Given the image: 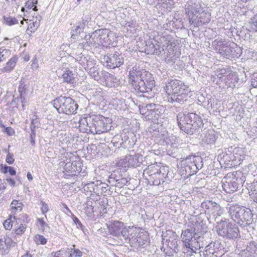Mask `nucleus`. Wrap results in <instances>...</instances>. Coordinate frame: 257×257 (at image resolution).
I'll return each mask as SVG.
<instances>
[{"label":"nucleus","mask_w":257,"mask_h":257,"mask_svg":"<svg viewBox=\"0 0 257 257\" xmlns=\"http://www.w3.org/2000/svg\"><path fill=\"white\" fill-rule=\"evenodd\" d=\"M90 75L95 79L99 80L100 78L99 71L97 68L93 67L90 69Z\"/></svg>","instance_id":"nucleus-50"},{"label":"nucleus","mask_w":257,"mask_h":257,"mask_svg":"<svg viewBox=\"0 0 257 257\" xmlns=\"http://www.w3.org/2000/svg\"><path fill=\"white\" fill-rule=\"evenodd\" d=\"M201 207L205 213L212 216L216 220L218 217L221 216L223 213V208L220 205L212 200L203 201L201 204Z\"/></svg>","instance_id":"nucleus-10"},{"label":"nucleus","mask_w":257,"mask_h":257,"mask_svg":"<svg viewBox=\"0 0 257 257\" xmlns=\"http://www.w3.org/2000/svg\"><path fill=\"white\" fill-rule=\"evenodd\" d=\"M4 23L9 26H12L18 23V20L11 16H4Z\"/></svg>","instance_id":"nucleus-45"},{"label":"nucleus","mask_w":257,"mask_h":257,"mask_svg":"<svg viewBox=\"0 0 257 257\" xmlns=\"http://www.w3.org/2000/svg\"><path fill=\"white\" fill-rule=\"evenodd\" d=\"M94 115L87 116L80 118L79 120V128L80 132L87 134H91L90 129L92 128L93 125Z\"/></svg>","instance_id":"nucleus-20"},{"label":"nucleus","mask_w":257,"mask_h":257,"mask_svg":"<svg viewBox=\"0 0 257 257\" xmlns=\"http://www.w3.org/2000/svg\"><path fill=\"white\" fill-rule=\"evenodd\" d=\"M152 104H147L146 106L147 111L144 112L146 110V108H144L141 110V112H143L142 113L146 120L155 121L156 119H158L160 112H159L158 109L152 108Z\"/></svg>","instance_id":"nucleus-22"},{"label":"nucleus","mask_w":257,"mask_h":257,"mask_svg":"<svg viewBox=\"0 0 257 257\" xmlns=\"http://www.w3.org/2000/svg\"><path fill=\"white\" fill-rule=\"evenodd\" d=\"M247 189L250 193V195L252 197L253 193H257V181L248 184Z\"/></svg>","instance_id":"nucleus-48"},{"label":"nucleus","mask_w":257,"mask_h":257,"mask_svg":"<svg viewBox=\"0 0 257 257\" xmlns=\"http://www.w3.org/2000/svg\"><path fill=\"white\" fill-rule=\"evenodd\" d=\"M59 165L63 167L62 171L66 178L76 176L81 171L80 167L77 165V162H71L68 158L63 160L61 159Z\"/></svg>","instance_id":"nucleus-11"},{"label":"nucleus","mask_w":257,"mask_h":257,"mask_svg":"<svg viewBox=\"0 0 257 257\" xmlns=\"http://www.w3.org/2000/svg\"><path fill=\"white\" fill-rule=\"evenodd\" d=\"M38 3V0H28L25 3L24 7H22L21 11L23 12H27L28 10L32 9L34 11H37L38 9L36 5Z\"/></svg>","instance_id":"nucleus-30"},{"label":"nucleus","mask_w":257,"mask_h":257,"mask_svg":"<svg viewBox=\"0 0 257 257\" xmlns=\"http://www.w3.org/2000/svg\"><path fill=\"white\" fill-rule=\"evenodd\" d=\"M145 172L148 175L146 179L150 184L159 186L164 182L165 174L157 165L149 166Z\"/></svg>","instance_id":"nucleus-8"},{"label":"nucleus","mask_w":257,"mask_h":257,"mask_svg":"<svg viewBox=\"0 0 257 257\" xmlns=\"http://www.w3.org/2000/svg\"><path fill=\"white\" fill-rule=\"evenodd\" d=\"M217 232L219 235L230 239H235L239 235V229L235 224L221 219L218 222Z\"/></svg>","instance_id":"nucleus-7"},{"label":"nucleus","mask_w":257,"mask_h":257,"mask_svg":"<svg viewBox=\"0 0 257 257\" xmlns=\"http://www.w3.org/2000/svg\"><path fill=\"white\" fill-rule=\"evenodd\" d=\"M179 140L175 136L171 135L167 137L165 140V142L167 145V150L168 152L172 153V151H173L175 148L178 147Z\"/></svg>","instance_id":"nucleus-25"},{"label":"nucleus","mask_w":257,"mask_h":257,"mask_svg":"<svg viewBox=\"0 0 257 257\" xmlns=\"http://www.w3.org/2000/svg\"><path fill=\"white\" fill-rule=\"evenodd\" d=\"M251 85L254 88L257 87V73H254L251 76Z\"/></svg>","instance_id":"nucleus-63"},{"label":"nucleus","mask_w":257,"mask_h":257,"mask_svg":"<svg viewBox=\"0 0 257 257\" xmlns=\"http://www.w3.org/2000/svg\"><path fill=\"white\" fill-rule=\"evenodd\" d=\"M38 225L41 227V229L44 231L47 227H48V225L45 223V222L42 218H38L37 220Z\"/></svg>","instance_id":"nucleus-59"},{"label":"nucleus","mask_w":257,"mask_h":257,"mask_svg":"<svg viewBox=\"0 0 257 257\" xmlns=\"http://www.w3.org/2000/svg\"><path fill=\"white\" fill-rule=\"evenodd\" d=\"M177 52L175 53L173 52H167L166 55L165 59L167 62H175V60L178 58V54H176Z\"/></svg>","instance_id":"nucleus-44"},{"label":"nucleus","mask_w":257,"mask_h":257,"mask_svg":"<svg viewBox=\"0 0 257 257\" xmlns=\"http://www.w3.org/2000/svg\"><path fill=\"white\" fill-rule=\"evenodd\" d=\"M72 218L74 224L77 225V227L79 229L83 230V225L79 220V219L74 215H72Z\"/></svg>","instance_id":"nucleus-58"},{"label":"nucleus","mask_w":257,"mask_h":257,"mask_svg":"<svg viewBox=\"0 0 257 257\" xmlns=\"http://www.w3.org/2000/svg\"><path fill=\"white\" fill-rule=\"evenodd\" d=\"M233 77H236L235 74L231 72L228 73L225 78V81H224L226 84V86H230V83L232 82V80Z\"/></svg>","instance_id":"nucleus-56"},{"label":"nucleus","mask_w":257,"mask_h":257,"mask_svg":"<svg viewBox=\"0 0 257 257\" xmlns=\"http://www.w3.org/2000/svg\"><path fill=\"white\" fill-rule=\"evenodd\" d=\"M203 142L207 144H211L216 141L215 136L213 131L210 130L205 134L202 139Z\"/></svg>","instance_id":"nucleus-32"},{"label":"nucleus","mask_w":257,"mask_h":257,"mask_svg":"<svg viewBox=\"0 0 257 257\" xmlns=\"http://www.w3.org/2000/svg\"><path fill=\"white\" fill-rule=\"evenodd\" d=\"M123 223L119 221H114L107 224V227L110 234L119 237L120 236V231L123 228Z\"/></svg>","instance_id":"nucleus-23"},{"label":"nucleus","mask_w":257,"mask_h":257,"mask_svg":"<svg viewBox=\"0 0 257 257\" xmlns=\"http://www.w3.org/2000/svg\"><path fill=\"white\" fill-rule=\"evenodd\" d=\"M144 51L147 55L156 54L160 55L161 54V51L158 50L155 45L151 41L147 42Z\"/></svg>","instance_id":"nucleus-27"},{"label":"nucleus","mask_w":257,"mask_h":257,"mask_svg":"<svg viewBox=\"0 0 257 257\" xmlns=\"http://www.w3.org/2000/svg\"><path fill=\"white\" fill-rule=\"evenodd\" d=\"M247 250L252 253H256L257 242L254 241H251L247 246Z\"/></svg>","instance_id":"nucleus-49"},{"label":"nucleus","mask_w":257,"mask_h":257,"mask_svg":"<svg viewBox=\"0 0 257 257\" xmlns=\"http://www.w3.org/2000/svg\"><path fill=\"white\" fill-rule=\"evenodd\" d=\"M223 190L227 193H231L236 191L241 185L242 181L232 173H228L222 181Z\"/></svg>","instance_id":"nucleus-9"},{"label":"nucleus","mask_w":257,"mask_h":257,"mask_svg":"<svg viewBox=\"0 0 257 257\" xmlns=\"http://www.w3.org/2000/svg\"><path fill=\"white\" fill-rule=\"evenodd\" d=\"M96 187V181L93 182H90L85 184L83 188L84 190L86 191H89L91 193L95 194V190Z\"/></svg>","instance_id":"nucleus-42"},{"label":"nucleus","mask_w":257,"mask_h":257,"mask_svg":"<svg viewBox=\"0 0 257 257\" xmlns=\"http://www.w3.org/2000/svg\"><path fill=\"white\" fill-rule=\"evenodd\" d=\"M58 76L62 79L64 82L73 83L75 81V74L68 68H63L57 71Z\"/></svg>","instance_id":"nucleus-21"},{"label":"nucleus","mask_w":257,"mask_h":257,"mask_svg":"<svg viewBox=\"0 0 257 257\" xmlns=\"http://www.w3.org/2000/svg\"><path fill=\"white\" fill-rule=\"evenodd\" d=\"M177 237L176 233L171 230H167L162 235L163 241L165 240L167 242L169 247L176 253L179 251L181 244L180 241L177 239Z\"/></svg>","instance_id":"nucleus-15"},{"label":"nucleus","mask_w":257,"mask_h":257,"mask_svg":"<svg viewBox=\"0 0 257 257\" xmlns=\"http://www.w3.org/2000/svg\"><path fill=\"white\" fill-rule=\"evenodd\" d=\"M203 166L202 159L199 156L190 157L182 160V175L188 177L195 174Z\"/></svg>","instance_id":"nucleus-6"},{"label":"nucleus","mask_w":257,"mask_h":257,"mask_svg":"<svg viewBox=\"0 0 257 257\" xmlns=\"http://www.w3.org/2000/svg\"><path fill=\"white\" fill-rule=\"evenodd\" d=\"M85 27V23L83 22L81 24H80L79 25L77 26L76 28L73 30L72 31L71 38L73 39H75V36L80 34L81 32H82L84 30Z\"/></svg>","instance_id":"nucleus-40"},{"label":"nucleus","mask_w":257,"mask_h":257,"mask_svg":"<svg viewBox=\"0 0 257 257\" xmlns=\"http://www.w3.org/2000/svg\"><path fill=\"white\" fill-rule=\"evenodd\" d=\"M177 117L180 128L188 135L193 134L203 126L201 117L195 113H179Z\"/></svg>","instance_id":"nucleus-3"},{"label":"nucleus","mask_w":257,"mask_h":257,"mask_svg":"<svg viewBox=\"0 0 257 257\" xmlns=\"http://www.w3.org/2000/svg\"><path fill=\"white\" fill-rule=\"evenodd\" d=\"M106 119L102 116L94 115L93 126L90 129L92 134H100L108 131Z\"/></svg>","instance_id":"nucleus-18"},{"label":"nucleus","mask_w":257,"mask_h":257,"mask_svg":"<svg viewBox=\"0 0 257 257\" xmlns=\"http://www.w3.org/2000/svg\"><path fill=\"white\" fill-rule=\"evenodd\" d=\"M34 240L37 244H45L47 242L46 239L43 235L39 234L35 236Z\"/></svg>","instance_id":"nucleus-54"},{"label":"nucleus","mask_w":257,"mask_h":257,"mask_svg":"<svg viewBox=\"0 0 257 257\" xmlns=\"http://www.w3.org/2000/svg\"><path fill=\"white\" fill-rule=\"evenodd\" d=\"M127 182V179L122 177L121 175H120V178H118L115 186L119 188H122L126 185Z\"/></svg>","instance_id":"nucleus-51"},{"label":"nucleus","mask_w":257,"mask_h":257,"mask_svg":"<svg viewBox=\"0 0 257 257\" xmlns=\"http://www.w3.org/2000/svg\"><path fill=\"white\" fill-rule=\"evenodd\" d=\"M108 186L107 184L103 183L100 180H96L95 194L99 196H101L107 191Z\"/></svg>","instance_id":"nucleus-29"},{"label":"nucleus","mask_w":257,"mask_h":257,"mask_svg":"<svg viewBox=\"0 0 257 257\" xmlns=\"http://www.w3.org/2000/svg\"><path fill=\"white\" fill-rule=\"evenodd\" d=\"M70 254L71 256L81 257L82 255V252L78 249L71 248Z\"/></svg>","instance_id":"nucleus-60"},{"label":"nucleus","mask_w":257,"mask_h":257,"mask_svg":"<svg viewBox=\"0 0 257 257\" xmlns=\"http://www.w3.org/2000/svg\"><path fill=\"white\" fill-rule=\"evenodd\" d=\"M215 244V242H211L207 245H206L205 249L203 251V253H208L209 252H210V253H218V250L214 247Z\"/></svg>","instance_id":"nucleus-41"},{"label":"nucleus","mask_w":257,"mask_h":257,"mask_svg":"<svg viewBox=\"0 0 257 257\" xmlns=\"http://www.w3.org/2000/svg\"><path fill=\"white\" fill-rule=\"evenodd\" d=\"M52 103L59 113L67 115L76 113L78 108L76 102L70 97L60 96L55 98Z\"/></svg>","instance_id":"nucleus-5"},{"label":"nucleus","mask_w":257,"mask_h":257,"mask_svg":"<svg viewBox=\"0 0 257 257\" xmlns=\"http://www.w3.org/2000/svg\"><path fill=\"white\" fill-rule=\"evenodd\" d=\"M120 178V175L114 172L109 176L108 182L112 186H115L118 178Z\"/></svg>","instance_id":"nucleus-43"},{"label":"nucleus","mask_w":257,"mask_h":257,"mask_svg":"<svg viewBox=\"0 0 257 257\" xmlns=\"http://www.w3.org/2000/svg\"><path fill=\"white\" fill-rule=\"evenodd\" d=\"M190 246L186 247L187 249H190L192 252H196V251L199 249V244H198V236H195L194 238L189 243Z\"/></svg>","instance_id":"nucleus-37"},{"label":"nucleus","mask_w":257,"mask_h":257,"mask_svg":"<svg viewBox=\"0 0 257 257\" xmlns=\"http://www.w3.org/2000/svg\"><path fill=\"white\" fill-rule=\"evenodd\" d=\"M164 89L167 94L166 99L170 103L183 104L190 99V89L178 80H170L166 84Z\"/></svg>","instance_id":"nucleus-2"},{"label":"nucleus","mask_w":257,"mask_h":257,"mask_svg":"<svg viewBox=\"0 0 257 257\" xmlns=\"http://www.w3.org/2000/svg\"><path fill=\"white\" fill-rule=\"evenodd\" d=\"M189 19V23L194 27H199L209 23L211 20V14L207 10L202 11L196 16Z\"/></svg>","instance_id":"nucleus-13"},{"label":"nucleus","mask_w":257,"mask_h":257,"mask_svg":"<svg viewBox=\"0 0 257 257\" xmlns=\"http://www.w3.org/2000/svg\"><path fill=\"white\" fill-rule=\"evenodd\" d=\"M110 32L107 29L97 30L93 32L91 36H89L90 39L92 37L93 44L95 43L98 45H104L106 44H109L111 40L109 38Z\"/></svg>","instance_id":"nucleus-12"},{"label":"nucleus","mask_w":257,"mask_h":257,"mask_svg":"<svg viewBox=\"0 0 257 257\" xmlns=\"http://www.w3.org/2000/svg\"><path fill=\"white\" fill-rule=\"evenodd\" d=\"M174 157H178L181 156V159L184 160L190 157H195V156H191L190 147L188 143L179 144L178 147L172 151V153L170 154Z\"/></svg>","instance_id":"nucleus-19"},{"label":"nucleus","mask_w":257,"mask_h":257,"mask_svg":"<svg viewBox=\"0 0 257 257\" xmlns=\"http://www.w3.org/2000/svg\"><path fill=\"white\" fill-rule=\"evenodd\" d=\"M87 37H89L88 36L85 35V40H82V42L80 43L78 45V48L80 49H85L86 48L87 46H89L90 44H93V42H90L89 44L88 42L86 41L87 39Z\"/></svg>","instance_id":"nucleus-55"},{"label":"nucleus","mask_w":257,"mask_h":257,"mask_svg":"<svg viewBox=\"0 0 257 257\" xmlns=\"http://www.w3.org/2000/svg\"><path fill=\"white\" fill-rule=\"evenodd\" d=\"M17 223V219L15 216L11 215L10 218L6 220L4 223V226L7 230H10L14 224V223Z\"/></svg>","instance_id":"nucleus-35"},{"label":"nucleus","mask_w":257,"mask_h":257,"mask_svg":"<svg viewBox=\"0 0 257 257\" xmlns=\"http://www.w3.org/2000/svg\"><path fill=\"white\" fill-rule=\"evenodd\" d=\"M218 53L224 57H229L231 55H234L232 54V47L226 41Z\"/></svg>","instance_id":"nucleus-28"},{"label":"nucleus","mask_w":257,"mask_h":257,"mask_svg":"<svg viewBox=\"0 0 257 257\" xmlns=\"http://www.w3.org/2000/svg\"><path fill=\"white\" fill-rule=\"evenodd\" d=\"M167 45L166 50L167 52H174V48H175L176 45L174 42L169 40L166 44Z\"/></svg>","instance_id":"nucleus-57"},{"label":"nucleus","mask_w":257,"mask_h":257,"mask_svg":"<svg viewBox=\"0 0 257 257\" xmlns=\"http://www.w3.org/2000/svg\"><path fill=\"white\" fill-rule=\"evenodd\" d=\"M29 25L27 31L30 32V33L34 32L39 26V22L35 20H29Z\"/></svg>","instance_id":"nucleus-39"},{"label":"nucleus","mask_w":257,"mask_h":257,"mask_svg":"<svg viewBox=\"0 0 257 257\" xmlns=\"http://www.w3.org/2000/svg\"><path fill=\"white\" fill-rule=\"evenodd\" d=\"M185 14L188 18L196 16L201 12L203 8L200 0H189L185 5Z\"/></svg>","instance_id":"nucleus-16"},{"label":"nucleus","mask_w":257,"mask_h":257,"mask_svg":"<svg viewBox=\"0 0 257 257\" xmlns=\"http://www.w3.org/2000/svg\"><path fill=\"white\" fill-rule=\"evenodd\" d=\"M11 54L10 50L4 47L0 48V62L8 59Z\"/></svg>","instance_id":"nucleus-38"},{"label":"nucleus","mask_w":257,"mask_h":257,"mask_svg":"<svg viewBox=\"0 0 257 257\" xmlns=\"http://www.w3.org/2000/svg\"><path fill=\"white\" fill-rule=\"evenodd\" d=\"M11 209L14 214L20 212L23 209V204L18 200H14L11 203Z\"/></svg>","instance_id":"nucleus-34"},{"label":"nucleus","mask_w":257,"mask_h":257,"mask_svg":"<svg viewBox=\"0 0 257 257\" xmlns=\"http://www.w3.org/2000/svg\"><path fill=\"white\" fill-rule=\"evenodd\" d=\"M249 25L251 30L257 32V14L250 19Z\"/></svg>","instance_id":"nucleus-47"},{"label":"nucleus","mask_w":257,"mask_h":257,"mask_svg":"<svg viewBox=\"0 0 257 257\" xmlns=\"http://www.w3.org/2000/svg\"><path fill=\"white\" fill-rule=\"evenodd\" d=\"M41 210L42 211V213L44 214L49 210V207L48 205L45 203L44 202L41 201Z\"/></svg>","instance_id":"nucleus-62"},{"label":"nucleus","mask_w":257,"mask_h":257,"mask_svg":"<svg viewBox=\"0 0 257 257\" xmlns=\"http://www.w3.org/2000/svg\"><path fill=\"white\" fill-rule=\"evenodd\" d=\"M143 161V156L139 154L126 156L123 159L119 161L118 164L125 168L127 167L136 168L141 165Z\"/></svg>","instance_id":"nucleus-14"},{"label":"nucleus","mask_w":257,"mask_h":257,"mask_svg":"<svg viewBox=\"0 0 257 257\" xmlns=\"http://www.w3.org/2000/svg\"><path fill=\"white\" fill-rule=\"evenodd\" d=\"M203 255L204 257H219L221 256L222 254L220 253L219 251L218 253H210V252L208 253H203Z\"/></svg>","instance_id":"nucleus-64"},{"label":"nucleus","mask_w":257,"mask_h":257,"mask_svg":"<svg viewBox=\"0 0 257 257\" xmlns=\"http://www.w3.org/2000/svg\"><path fill=\"white\" fill-rule=\"evenodd\" d=\"M27 89V85L24 84V82L23 80H21L18 88L20 96L17 98V100H20L21 102L22 103L23 107H24V103L26 102V100L25 97Z\"/></svg>","instance_id":"nucleus-26"},{"label":"nucleus","mask_w":257,"mask_h":257,"mask_svg":"<svg viewBox=\"0 0 257 257\" xmlns=\"http://www.w3.org/2000/svg\"><path fill=\"white\" fill-rule=\"evenodd\" d=\"M15 226V232L17 234L21 235L24 233L25 231L26 225L25 224H21L19 226L18 225V223H16Z\"/></svg>","instance_id":"nucleus-52"},{"label":"nucleus","mask_w":257,"mask_h":257,"mask_svg":"<svg viewBox=\"0 0 257 257\" xmlns=\"http://www.w3.org/2000/svg\"><path fill=\"white\" fill-rule=\"evenodd\" d=\"M225 42V40L221 38H217L212 41V46L213 48V49L218 53L219 51L220 50V49L222 48V46H223Z\"/></svg>","instance_id":"nucleus-36"},{"label":"nucleus","mask_w":257,"mask_h":257,"mask_svg":"<svg viewBox=\"0 0 257 257\" xmlns=\"http://www.w3.org/2000/svg\"><path fill=\"white\" fill-rule=\"evenodd\" d=\"M103 61L106 66L111 69L118 67L124 63V58L121 54L115 51L113 54L105 56Z\"/></svg>","instance_id":"nucleus-17"},{"label":"nucleus","mask_w":257,"mask_h":257,"mask_svg":"<svg viewBox=\"0 0 257 257\" xmlns=\"http://www.w3.org/2000/svg\"><path fill=\"white\" fill-rule=\"evenodd\" d=\"M17 58L15 57H13L7 63L6 66L4 67L1 71L3 72H9L12 71L16 66Z\"/></svg>","instance_id":"nucleus-33"},{"label":"nucleus","mask_w":257,"mask_h":257,"mask_svg":"<svg viewBox=\"0 0 257 257\" xmlns=\"http://www.w3.org/2000/svg\"><path fill=\"white\" fill-rule=\"evenodd\" d=\"M30 127L33 128H39L40 127V122L39 119H31V123Z\"/></svg>","instance_id":"nucleus-61"},{"label":"nucleus","mask_w":257,"mask_h":257,"mask_svg":"<svg viewBox=\"0 0 257 257\" xmlns=\"http://www.w3.org/2000/svg\"><path fill=\"white\" fill-rule=\"evenodd\" d=\"M128 81L137 92H147L155 86L152 75L139 67L134 66L130 71Z\"/></svg>","instance_id":"nucleus-1"},{"label":"nucleus","mask_w":257,"mask_h":257,"mask_svg":"<svg viewBox=\"0 0 257 257\" xmlns=\"http://www.w3.org/2000/svg\"><path fill=\"white\" fill-rule=\"evenodd\" d=\"M229 72H227L225 69H221L219 70H217L215 72V75L219 79L220 81H225V78Z\"/></svg>","instance_id":"nucleus-46"},{"label":"nucleus","mask_w":257,"mask_h":257,"mask_svg":"<svg viewBox=\"0 0 257 257\" xmlns=\"http://www.w3.org/2000/svg\"><path fill=\"white\" fill-rule=\"evenodd\" d=\"M228 212L231 218L238 224H250L252 221V213L249 208L241 206L237 204L231 205Z\"/></svg>","instance_id":"nucleus-4"},{"label":"nucleus","mask_w":257,"mask_h":257,"mask_svg":"<svg viewBox=\"0 0 257 257\" xmlns=\"http://www.w3.org/2000/svg\"><path fill=\"white\" fill-rule=\"evenodd\" d=\"M195 236H196L195 233L189 229L182 230L181 234V238L183 243L184 247H189V243L194 238Z\"/></svg>","instance_id":"nucleus-24"},{"label":"nucleus","mask_w":257,"mask_h":257,"mask_svg":"<svg viewBox=\"0 0 257 257\" xmlns=\"http://www.w3.org/2000/svg\"><path fill=\"white\" fill-rule=\"evenodd\" d=\"M130 227H127L126 226H125L124 225H123V228L121 229L120 231V236L121 235L124 239H128L130 240L129 238V230Z\"/></svg>","instance_id":"nucleus-53"},{"label":"nucleus","mask_w":257,"mask_h":257,"mask_svg":"<svg viewBox=\"0 0 257 257\" xmlns=\"http://www.w3.org/2000/svg\"><path fill=\"white\" fill-rule=\"evenodd\" d=\"M207 231V227L202 222L197 223L194 227V232L196 236L201 235Z\"/></svg>","instance_id":"nucleus-31"}]
</instances>
